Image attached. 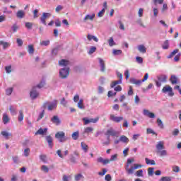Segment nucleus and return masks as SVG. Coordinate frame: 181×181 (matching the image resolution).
<instances>
[{
	"label": "nucleus",
	"mask_w": 181,
	"mask_h": 181,
	"mask_svg": "<svg viewBox=\"0 0 181 181\" xmlns=\"http://www.w3.org/2000/svg\"><path fill=\"white\" fill-rule=\"evenodd\" d=\"M135 162V158H128L126 164L124 165V169L126 171V173L129 175H134L135 170L136 169H141L142 168V165L138 164V163H134V165H131V163H134ZM129 165H131L129 166Z\"/></svg>",
	"instance_id": "1"
},
{
	"label": "nucleus",
	"mask_w": 181,
	"mask_h": 181,
	"mask_svg": "<svg viewBox=\"0 0 181 181\" xmlns=\"http://www.w3.org/2000/svg\"><path fill=\"white\" fill-rule=\"evenodd\" d=\"M42 108H44V110L47 108L49 111H53V110H56V108H57V100H54L50 104H49V102H45L42 105Z\"/></svg>",
	"instance_id": "2"
},
{
	"label": "nucleus",
	"mask_w": 181,
	"mask_h": 181,
	"mask_svg": "<svg viewBox=\"0 0 181 181\" xmlns=\"http://www.w3.org/2000/svg\"><path fill=\"white\" fill-rule=\"evenodd\" d=\"M149 78V74L148 73L145 74L144 77L142 80H137L135 78H131L130 79V83L132 84H135L136 86H141L144 81H146Z\"/></svg>",
	"instance_id": "3"
},
{
	"label": "nucleus",
	"mask_w": 181,
	"mask_h": 181,
	"mask_svg": "<svg viewBox=\"0 0 181 181\" xmlns=\"http://www.w3.org/2000/svg\"><path fill=\"white\" fill-rule=\"evenodd\" d=\"M55 138L58 139L59 142H66L67 141L64 132H57L55 134Z\"/></svg>",
	"instance_id": "4"
},
{
	"label": "nucleus",
	"mask_w": 181,
	"mask_h": 181,
	"mask_svg": "<svg viewBox=\"0 0 181 181\" xmlns=\"http://www.w3.org/2000/svg\"><path fill=\"white\" fill-rule=\"evenodd\" d=\"M82 120L83 121L84 125H88V124H91V123L97 124V122H98V121L100 120V117H97L94 119L93 118L88 119V117H83Z\"/></svg>",
	"instance_id": "5"
},
{
	"label": "nucleus",
	"mask_w": 181,
	"mask_h": 181,
	"mask_svg": "<svg viewBox=\"0 0 181 181\" xmlns=\"http://www.w3.org/2000/svg\"><path fill=\"white\" fill-rule=\"evenodd\" d=\"M162 93H164L165 94L168 93L169 97H173V95H175V93H173V88H172L169 85H166L163 88Z\"/></svg>",
	"instance_id": "6"
},
{
	"label": "nucleus",
	"mask_w": 181,
	"mask_h": 181,
	"mask_svg": "<svg viewBox=\"0 0 181 181\" xmlns=\"http://www.w3.org/2000/svg\"><path fill=\"white\" fill-rule=\"evenodd\" d=\"M70 74V68H64L59 71V76L61 78H66Z\"/></svg>",
	"instance_id": "7"
},
{
	"label": "nucleus",
	"mask_w": 181,
	"mask_h": 181,
	"mask_svg": "<svg viewBox=\"0 0 181 181\" xmlns=\"http://www.w3.org/2000/svg\"><path fill=\"white\" fill-rule=\"evenodd\" d=\"M50 16H52V14L50 13H42V16L40 17L42 24L46 26L47 25V23H46V19H49Z\"/></svg>",
	"instance_id": "8"
},
{
	"label": "nucleus",
	"mask_w": 181,
	"mask_h": 181,
	"mask_svg": "<svg viewBox=\"0 0 181 181\" xmlns=\"http://www.w3.org/2000/svg\"><path fill=\"white\" fill-rule=\"evenodd\" d=\"M110 121H112L113 122H116L117 124H119V122H121V121L124 120V117H117L113 114H111L110 115Z\"/></svg>",
	"instance_id": "9"
},
{
	"label": "nucleus",
	"mask_w": 181,
	"mask_h": 181,
	"mask_svg": "<svg viewBox=\"0 0 181 181\" xmlns=\"http://www.w3.org/2000/svg\"><path fill=\"white\" fill-rule=\"evenodd\" d=\"M117 77H119V80L114 81L113 82H112V83L110 84L111 88H114V87H115V86H117L118 84H121L122 83V74L118 72Z\"/></svg>",
	"instance_id": "10"
},
{
	"label": "nucleus",
	"mask_w": 181,
	"mask_h": 181,
	"mask_svg": "<svg viewBox=\"0 0 181 181\" xmlns=\"http://www.w3.org/2000/svg\"><path fill=\"white\" fill-rule=\"evenodd\" d=\"M105 135H106V136H107V139H110V136L111 135L112 136H115V135H117V132L113 130L112 128H110V129H107V131L106 132Z\"/></svg>",
	"instance_id": "11"
},
{
	"label": "nucleus",
	"mask_w": 181,
	"mask_h": 181,
	"mask_svg": "<svg viewBox=\"0 0 181 181\" xmlns=\"http://www.w3.org/2000/svg\"><path fill=\"white\" fill-rule=\"evenodd\" d=\"M165 143L162 141H158V144L156 145V148L157 149V153L162 151V149L165 148Z\"/></svg>",
	"instance_id": "12"
},
{
	"label": "nucleus",
	"mask_w": 181,
	"mask_h": 181,
	"mask_svg": "<svg viewBox=\"0 0 181 181\" xmlns=\"http://www.w3.org/2000/svg\"><path fill=\"white\" fill-rule=\"evenodd\" d=\"M51 121L52 122V124H54L55 125H60V124L62 123V121L57 115L53 116V117L51 118Z\"/></svg>",
	"instance_id": "13"
},
{
	"label": "nucleus",
	"mask_w": 181,
	"mask_h": 181,
	"mask_svg": "<svg viewBox=\"0 0 181 181\" xmlns=\"http://www.w3.org/2000/svg\"><path fill=\"white\" fill-rule=\"evenodd\" d=\"M35 88H33V90L30 93V96L33 100H35V98H37L39 97V93L35 90Z\"/></svg>",
	"instance_id": "14"
},
{
	"label": "nucleus",
	"mask_w": 181,
	"mask_h": 181,
	"mask_svg": "<svg viewBox=\"0 0 181 181\" xmlns=\"http://www.w3.org/2000/svg\"><path fill=\"white\" fill-rule=\"evenodd\" d=\"M144 115L148 117V118H155V113L151 112L146 109L144 110Z\"/></svg>",
	"instance_id": "15"
},
{
	"label": "nucleus",
	"mask_w": 181,
	"mask_h": 181,
	"mask_svg": "<svg viewBox=\"0 0 181 181\" xmlns=\"http://www.w3.org/2000/svg\"><path fill=\"white\" fill-rule=\"evenodd\" d=\"M98 60L100 65V71L104 73V71H105V62L101 58H99Z\"/></svg>",
	"instance_id": "16"
},
{
	"label": "nucleus",
	"mask_w": 181,
	"mask_h": 181,
	"mask_svg": "<svg viewBox=\"0 0 181 181\" xmlns=\"http://www.w3.org/2000/svg\"><path fill=\"white\" fill-rule=\"evenodd\" d=\"M97 160L99 163H103V165H107V163H110V159H104L103 157H99Z\"/></svg>",
	"instance_id": "17"
},
{
	"label": "nucleus",
	"mask_w": 181,
	"mask_h": 181,
	"mask_svg": "<svg viewBox=\"0 0 181 181\" xmlns=\"http://www.w3.org/2000/svg\"><path fill=\"white\" fill-rule=\"evenodd\" d=\"M2 119H3V123L4 124H8V122H9V121H11V119L9 118V116H8V114H6V113L3 114Z\"/></svg>",
	"instance_id": "18"
},
{
	"label": "nucleus",
	"mask_w": 181,
	"mask_h": 181,
	"mask_svg": "<svg viewBox=\"0 0 181 181\" xmlns=\"http://www.w3.org/2000/svg\"><path fill=\"white\" fill-rule=\"evenodd\" d=\"M46 141L48 143L49 147L52 149L53 148V139L50 136L46 137Z\"/></svg>",
	"instance_id": "19"
},
{
	"label": "nucleus",
	"mask_w": 181,
	"mask_h": 181,
	"mask_svg": "<svg viewBox=\"0 0 181 181\" xmlns=\"http://www.w3.org/2000/svg\"><path fill=\"white\" fill-rule=\"evenodd\" d=\"M46 132H47V129L45 128H40L35 133V135H45V134H46Z\"/></svg>",
	"instance_id": "20"
},
{
	"label": "nucleus",
	"mask_w": 181,
	"mask_h": 181,
	"mask_svg": "<svg viewBox=\"0 0 181 181\" xmlns=\"http://www.w3.org/2000/svg\"><path fill=\"white\" fill-rule=\"evenodd\" d=\"M16 17L18 18V19H23V18H25V11L22 10L17 11Z\"/></svg>",
	"instance_id": "21"
},
{
	"label": "nucleus",
	"mask_w": 181,
	"mask_h": 181,
	"mask_svg": "<svg viewBox=\"0 0 181 181\" xmlns=\"http://www.w3.org/2000/svg\"><path fill=\"white\" fill-rule=\"evenodd\" d=\"M158 80L160 83H166V80H168V76L166 75H161L158 77Z\"/></svg>",
	"instance_id": "22"
},
{
	"label": "nucleus",
	"mask_w": 181,
	"mask_h": 181,
	"mask_svg": "<svg viewBox=\"0 0 181 181\" xmlns=\"http://www.w3.org/2000/svg\"><path fill=\"white\" fill-rule=\"evenodd\" d=\"M1 134L6 138V139H9V136H12V133H9L6 131H3Z\"/></svg>",
	"instance_id": "23"
},
{
	"label": "nucleus",
	"mask_w": 181,
	"mask_h": 181,
	"mask_svg": "<svg viewBox=\"0 0 181 181\" xmlns=\"http://www.w3.org/2000/svg\"><path fill=\"white\" fill-rule=\"evenodd\" d=\"M120 142H123L124 144H128L129 142V139L127 137V136H121L119 138Z\"/></svg>",
	"instance_id": "24"
},
{
	"label": "nucleus",
	"mask_w": 181,
	"mask_h": 181,
	"mask_svg": "<svg viewBox=\"0 0 181 181\" xmlns=\"http://www.w3.org/2000/svg\"><path fill=\"white\" fill-rule=\"evenodd\" d=\"M95 18V13H93L91 16L90 15H86L85 16V18H83V21H93L94 18Z\"/></svg>",
	"instance_id": "25"
},
{
	"label": "nucleus",
	"mask_w": 181,
	"mask_h": 181,
	"mask_svg": "<svg viewBox=\"0 0 181 181\" xmlns=\"http://www.w3.org/2000/svg\"><path fill=\"white\" fill-rule=\"evenodd\" d=\"M0 45H1V46H3V49H8V47H9V46H11V43L8 42H4L3 40L0 41Z\"/></svg>",
	"instance_id": "26"
},
{
	"label": "nucleus",
	"mask_w": 181,
	"mask_h": 181,
	"mask_svg": "<svg viewBox=\"0 0 181 181\" xmlns=\"http://www.w3.org/2000/svg\"><path fill=\"white\" fill-rule=\"evenodd\" d=\"M138 50L140 53H146V47L144 45H139Z\"/></svg>",
	"instance_id": "27"
},
{
	"label": "nucleus",
	"mask_w": 181,
	"mask_h": 181,
	"mask_svg": "<svg viewBox=\"0 0 181 181\" xmlns=\"http://www.w3.org/2000/svg\"><path fill=\"white\" fill-rule=\"evenodd\" d=\"M170 81L172 84H177V77L175 75H172L170 78Z\"/></svg>",
	"instance_id": "28"
},
{
	"label": "nucleus",
	"mask_w": 181,
	"mask_h": 181,
	"mask_svg": "<svg viewBox=\"0 0 181 181\" xmlns=\"http://www.w3.org/2000/svg\"><path fill=\"white\" fill-rule=\"evenodd\" d=\"M71 136L74 141H77V139H78V136H80V133L78 132V131L74 132V133H72Z\"/></svg>",
	"instance_id": "29"
},
{
	"label": "nucleus",
	"mask_w": 181,
	"mask_h": 181,
	"mask_svg": "<svg viewBox=\"0 0 181 181\" xmlns=\"http://www.w3.org/2000/svg\"><path fill=\"white\" fill-rule=\"evenodd\" d=\"M177 53H179V49H174L168 57L167 59H172L173 56H175Z\"/></svg>",
	"instance_id": "30"
},
{
	"label": "nucleus",
	"mask_w": 181,
	"mask_h": 181,
	"mask_svg": "<svg viewBox=\"0 0 181 181\" xmlns=\"http://www.w3.org/2000/svg\"><path fill=\"white\" fill-rule=\"evenodd\" d=\"M94 131V129L91 127H88L84 129L83 134H90V132H93Z\"/></svg>",
	"instance_id": "31"
},
{
	"label": "nucleus",
	"mask_w": 181,
	"mask_h": 181,
	"mask_svg": "<svg viewBox=\"0 0 181 181\" xmlns=\"http://www.w3.org/2000/svg\"><path fill=\"white\" fill-rule=\"evenodd\" d=\"M59 66H69V61L66 59H62L59 61Z\"/></svg>",
	"instance_id": "32"
},
{
	"label": "nucleus",
	"mask_w": 181,
	"mask_h": 181,
	"mask_svg": "<svg viewBox=\"0 0 181 181\" xmlns=\"http://www.w3.org/2000/svg\"><path fill=\"white\" fill-rule=\"evenodd\" d=\"M81 146L83 151H84V152H88V146L87 144H86V143L81 142Z\"/></svg>",
	"instance_id": "33"
},
{
	"label": "nucleus",
	"mask_w": 181,
	"mask_h": 181,
	"mask_svg": "<svg viewBox=\"0 0 181 181\" xmlns=\"http://www.w3.org/2000/svg\"><path fill=\"white\" fill-rule=\"evenodd\" d=\"M146 165H156V162L154 161V160H150L148 158H145Z\"/></svg>",
	"instance_id": "34"
},
{
	"label": "nucleus",
	"mask_w": 181,
	"mask_h": 181,
	"mask_svg": "<svg viewBox=\"0 0 181 181\" xmlns=\"http://www.w3.org/2000/svg\"><path fill=\"white\" fill-rule=\"evenodd\" d=\"M135 176H137V177H144V170H139L135 173Z\"/></svg>",
	"instance_id": "35"
},
{
	"label": "nucleus",
	"mask_w": 181,
	"mask_h": 181,
	"mask_svg": "<svg viewBox=\"0 0 181 181\" xmlns=\"http://www.w3.org/2000/svg\"><path fill=\"white\" fill-rule=\"evenodd\" d=\"M162 47H163V49L164 50H166V49H169V40H166L163 42V45H162Z\"/></svg>",
	"instance_id": "36"
},
{
	"label": "nucleus",
	"mask_w": 181,
	"mask_h": 181,
	"mask_svg": "<svg viewBox=\"0 0 181 181\" xmlns=\"http://www.w3.org/2000/svg\"><path fill=\"white\" fill-rule=\"evenodd\" d=\"M88 40H94V42H98V38H97L94 35H91L90 34L88 35Z\"/></svg>",
	"instance_id": "37"
},
{
	"label": "nucleus",
	"mask_w": 181,
	"mask_h": 181,
	"mask_svg": "<svg viewBox=\"0 0 181 181\" xmlns=\"http://www.w3.org/2000/svg\"><path fill=\"white\" fill-rule=\"evenodd\" d=\"M28 52L30 54H33L35 53V48H33V45H28Z\"/></svg>",
	"instance_id": "38"
},
{
	"label": "nucleus",
	"mask_w": 181,
	"mask_h": 181,
	"mask_svg": "<svg viewBox=\"0 0 181 181\" xmlns=\"http://www.w3.org/2000/svg\"><path fill=\"white\" fill-rule=\"evenodd\" d=\"M112 53H113L114 56H119V54H122V50L113 49Z\"/></svg>",
	"instance_id": "39"
},
{
	"label": "nucleus",
	"mask_w": 181,
	"mask_h": 181,
	"mask_svg": "<svg viewBox=\"0 0 181 181\" xmlns=\"http://www.w3.org/2000/svg\"><path fill=\"white\" fill-rule=\"evenodd\" d=\"M24 115H23V112L22 110L19 111V115H18V121L20 122H22L23 121Z\"/></svg>",
	"instance_id": "40"
},
{
	"label": "nucleus",
	"mask_w": 181,
	"mask_h": 181,
	"mask_svg": "<svg viewBox=\"0 0 181 181\" xmlns=\"http://www.w3.org/2000/svg\"><path fill=\"white\" fill-rule=\"evenodd\" d=\"M157 123H158V126L160 128H161V129H163V128H165V126H163V122L160 119H157Z\"/></svg>",
	"instance_id": "41"
},
{
	"label": "nucleus",
	"mask_w": 181,
	"mask_h": 181,
	"mask_svg": "<svg viewBox=\"0 0 181 181\" xmlns=\"http://www.w3.org/2000/svg\"><path fill=\"white\" fill-rule=\"evenodd\" d=\"M47 156L45 154H42L40 156V159L42 160V162H44V163H46L47 162Z\"/></svg>",
	"instance_id": "42"
},
{
	"label": "nucleus",
	"mask_w": 181,
	"mask_h": 181,
	"mask_svg": "<svg viewBox=\"0 0 181 181\" xmlns=\"http://www.w3.org/2000/svg\"><path fill=\"white\" fill-rule=\"evenodd\" d=\"M117 159H118V154H114V155L111 156L110 159H109V160L110 163V162H114V161L117 160Z\"/></svg>",
	"instance_id": "43"
},
{
	"label": "nucleus",
	"mask_w": 181,
	"mask_h": 181,
	"mask_svg": "<svg viewBox=\"0 0 181 181\" xmlns=\"http://www.w3.org/2000/svg\"><path fill=\"white\" fill-rule=\"evenodd\" d=\"M50 45V40H43L40 42L41 46H49Z\"/></svg>",
	"instance_id": "44"
},
{
	"label": "nucleus",
	"mask_w": 181,
	"mask_h": 181,
	"mask_svg": "<svg viewBox=\"0 0 181 181\" xmlns=\"http://www.w3.org/2000/svg\"><path fill=\"white\" fill-rule=\"evenodd\" d=\"M83 99H81L78 103V107H79L81 110H84V105L83 104Z\"/></svg>",
	"instance_id": "45"
},
{
	"label": "nucleus",
	"mask_w": 181,
	"mask_h": 181,
	"mask_svg": "<svg viewBox=\"0 0 181 181\" xmlns=\"http://www.w3.org/2000/svg\"><path fill=\"white\" fill-rule=\"evenodd\" d=\"M108 43H109V46L112 47V46H115V42H114V38H112V37H111L109 40H108Z\"/></svg>",
	"instance_id": "46"
},
{
	"label": "nucleus",
	"mask_w": 181,
	"mask_h": 181,
	"mask_svg": "<svg viewBox=\"0 0 181 181\" xmlns=\"http://www.w3.org/2000/svg\"><path fill=\"white\" fill-rule=\"evenodd\" d=\"M5 70H6V73L9 74L10 73L12 72V66L9 65V66H5Z\"/></svg>",
	"instance_id": "47"
},
{
	"label": "nucleus",
	"mask_w": 181,
	"mask_h": 181,
	"mask_svg": "<svg viewBox=\"0 0 181 181\" xmlns=\"http://www.w3.org/2000/svg\"><path fill=\"white\" fill-rule=\"evenodd\" d=\"M152 87H153V83H149L148 86L146 88H144L143 92L146 93V91H148V90H151V88H152Z\"/></svg>",
	"instance_id": "48"
},
{
	"label": "nucleus",
	"mask_w": 181,
	"mask_h": 181,
	"mask_svg": "<svg viewBox=\"0 0 181 181\" xmlns=\"http://www.w3.org/2000/svg\"><path fill=\"white\" fill-rule=\"evenodd\" d=\"M9 110L12 115H16V109L13 106H10Z\"/></svg>",
	"instance_id": "49"
},
{
	"label": "nucleus",
	"mask_w": 181,
	"mask_h": 181,
	"mask_svg": "<svg viewBox=\"0 0 181 181\" xmlns=\"http://www.w3.org/2000/svg\"><path fill=\"white\" fill-rule=\"evenodd\" d=\"M104 13H105V8H103L98 13V17L103 18V16H104Z\"/></svg>",
	"instance_id": "50"
},
{
	"label": "nucleus",
	"mask_w": 181,
	"mask_h": 181,
	"mask_svg": "<svg viewBox=\"0 0 181 181\" xmlns=\"http://www.w3.org/2000/svg\"><path fill=\"white\" fill-rule=\"evenodd\" d=\"M84 178V176H83L81 174H77L75 175V180L76 181H78L81 179H83Z\"/></svg>",
	"instance_id": "51"
},
{
	"label": "nucleus",
	"mask_w": 181,
	"mask_h": 181,
	"mask_svg": "<svg viewBox=\"0 0 181 181\" xmlns=\"http://www.w3.org/2000/svg\"><path fill=\"white\" fill-rule=\"evenodd\" d=\"M41 170H42V172L45 173H49V168H47L46 165H42L41 167Z\"/></svg>",
	"instance_id": "52"
},
{
	"label": "nucleus",
	"mask_w": 181,
	"mask_h": 181,
	"mask_svg": "<svg viewBox=\"0 0 181 181\" xmlns=\"http://www.w3.org/2000/svg\"><path fill=\"white\" fill-rule=\"evenodd\" d=\"M136 62L139 63V64H142V63H144V59H142L141 57H136Z\"/></svg>",
	"instance_id": "53"
},
{
	"label": "nucleus",
	"mask_w": 181,
	"mask_h": 181,
	"mask_svg": "<svg viewBox=\"0 0 181 181\" xmlns=\"http://www.w3.org/2000/svg\"><path fill=\"white\" fill-rule=\"evenodd\" d=\"M146 131L147 134H152L153 135H156V136H158V134H156V132H155L152 129L148 128Z\"/></svg>",
	"instance_id": "54"
},
{
	"label": "nucleus",
	"mask_w": 181,
	"mask_h": 181,
	"mask_svg": "<svg viewBox=\"0 0 181 181\" xmlns=\"http://www.w3.org/2000/svg\"><path fill=\"white\" fill-rule=\"evenodd\" d=\"M25 28H27V29H32V28H33V23L30 22L25 23Z\"/></svg>",
	"instance_id": "55"
},
{
	"label": "nucleus",
	"mask_w": 181,
	"mask_h": 181,
	"mask_svg": "<svg viewBox=\"0 0 181 181\" xmlns=\"http://www.w3.org/2000/svg\"><path fill=\"white\" fill-rule=\"evenodd\" d=\"M157 153H160L161 156H166L168 155V151H166V150H163L158 151Z\"/></svg>",
	"instance_id": "56"
},
{
	"label": "nucleus",
	"mask_w": 181,
	"mask_h": 181,
	"mask_svg": "<svg viewBox=\"0 0 181 181\" xmlns=\"http://www.w3.org/2000/svg\"><path fill=\"white\" fill-rule=\"evenodd\" d=\"M153 170H155V168H148V175L149 176H152V175H153Z\"/></svg>",
	"instance_id": "57"
},
{
	"label": "nucleus",
	"mask_w": 181,
	"mask_h": 181,
	"mask_svg": "<svg viewBox=\"0 0 181 181\" xmlns=\"http://www.w3.org/2000/svg\"><path fill=\"white\" fill-rule=\"evenodd\" d=\"M118 23H119V29H120L121 30H125V26L124 25V23H122V21H119Z\"/></svg>",
	"instance_id": "58"
},
{
	"label": "nucleus",
	"mask_w": 181,
	"mask_h": 181,
	"mask_svg": "<svg viewBox=\"0 0 181 181\" xmlns=\"http://www.w3.org/2000/svg\"><path fill=\"white\" fill-rule=\"evenodd\" d=\"M160 181H172V177H162Z\"/></svg>",
	"instance_id": "59"
},
{
	"label": "nucleus",
	"mask_w": 181,
	"mask_h": 181,
	"mask_svg": "<svg viewBox=\"0 0 181 181\" xmlns=\"http://www.w3.org/2000/svg\"><path fill=\"white\" fill-rule=\"evenodd\" d=\"M12 159H13V161L15 163H16V164L19 163V156H13V157H12Z\"/></svg>",
	"instance_id": "60"
},
{
	"label": "nucleus",
	"mask_w": 181,
	"mask_h": 181,
	"mask_svg": "<svg viewBox=\"0 0 181 181\" xmlns=\"http://www.w3.org/2000/svg\"><path fill=\"white\" fill-rule=\"evenodd\" d=\"M43 117H45V110H42V112H40L38 118L37 119V121L39 122L40 119H42V118H43Z\"/></svg>",
	"instance_id": "61"
},
{
	"label": "nucleus",
	"mask_w": 181,
	"mask_h": 181,
	"mask_svg": "<svg viewBox=\"0 0 181 181\" xmlns=\"http://www.w3.org/2000/svg\"><path fill=\"white\" fill-rule=\"evenodd\" d=\"M29 153H30V149L27 148L24 150V156H29Z\"/></svg>",
	"instance_id": "62"
},
{
	"label": "nucleus",
	"mask_w": 181,
	"mask_h": 181,
	"mask_svg": "<svg viewBox=\"0 0 181 181\" xmlns=\"http://www.w3.org/2000/svg\"><path fill=\"white\" fill-rule=\"evenodd\" d=\"M105 173H107V169L103 168V169H102V172L98 173V175H99V176H104V175H105Z\"/></svg>",
	"instance_id": "63"
},
{
	"label": "nucleus",
	"mask_w": 181,
	"mask_h": 181,
	"mask_svg": "<svg viewBox=\"0 0 181 181\" xmlns=\"http://www.w3.org/2000/svg\"><path fill=\"white\" fill-rule=\"evenodd\" d=\"M63 9V6L62 5H58L56 8H55V12H59L60 11H62Z\"/></svg>",
	"instance_id": "64"
}]
</instances>
